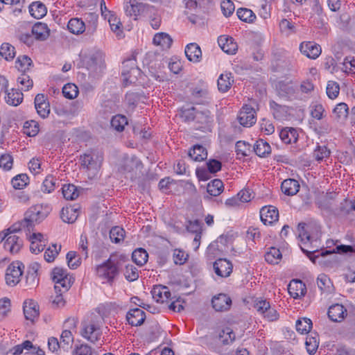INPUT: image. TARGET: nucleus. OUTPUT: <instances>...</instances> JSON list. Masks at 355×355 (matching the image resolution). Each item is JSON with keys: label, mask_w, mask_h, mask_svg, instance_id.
I'll return each instance as SVG.
<instances>
[{"label": "nucleus", "mask_w": 355, "mask_h": 355, "mask_svg": "<svg viewBox=\"0 0 355 355\" xmlns=\"http://www.w3.org/2000/svg\"><path fill=\"white\" fill-rule=\"evenodd\" d=\"M50 30L48 26L42 22L35 24L31 29V33L37 40L44 41L49 36Z\"/></svg>", "instance_id": "obj_24"}, {"label": "nucleus", "mask_w": 355, "mask_h": 355, "mask_svg": "<svg viewBox=\"0 0 355 355\" xmlns=\"http://www.w3.org/2000/svg\"><path fill=\"white\" fill-rule=\"evenodd\" d=\"M215 273L221 277H227L232 272L233 265L226 259H218L213 265Z\"/></svg>", "instance_id": "obj_14"}, {"label": "nucleus", "mask_w": 355, "mask_h": 355, "mask_svg": "<svg viewBox=\"0 0 355 355\" xmlns=\"http://www.w3.org/2000/svg\"><path fill=\"white\" fill-rule=\"evenodd\" d=\"M127 257L123 254H112L110 258L96 268L97 275L104 282L112 285L119 275L120 269Z\"/></svg>", "instance_id": "obj_1"}, {"label": "nucleus", "mask_w": 355, "mask_h": 355, "mask_svg": "<svg viewBox=\"0 0 355 355\" xmlns=\"http://www.w3.org/2000/svg\"><path fill=\"white\" fill-rule=\"evenodd\" d=\"M218 43L221 49L227 54H235L238 50V45L232 37L221 35L218 39Z\"/></svg>", "instance_id": "obj_21"}, {"label": "nucleus", "mask_w": 355, "mask_h": 355, "mask_svg": "<svg viewBox=\"0 0 355 355\" xmlns=\"http://www.w3.org/2000/svg\"><path fill=\"white\" fill-rule=\"evenodd\" d=\"M16 52L15 47L9 43H3L0 47V55L6 60L10 61L14 59Z\"/></svg>", "instance_id": "obj_45"}, {"label": "nucleus", "mask_w": 355, "mask_h": 355, "mask_svg": "<svg viewBox=\"0 0 355 355\" xmlns=\"http://www.w3.org/2000/svg\"><path fill=\"white\" fill-rule=\"evenodd\" d=\"M211 304L216 311H226L231 307L232 300L227 294L220 293L212 297Z\"/></svg>", "instance_id": "obj_15"}, {"label": "nucleus", "mask_w": 355, "mask_h": 355, "mask_svg": "<svg viewBox=\"0 0 355 355\" xmlns=\"http://www.w3.org/2000/svg\"><path fill=\"white\" fill-rule=\"evenodd\" d=\"M329 318L335 322H340L347 315V309L340 304H335L331 305L328 310Z\"/></svg>", "instance_id": "obj_17"}, {"label": "nucleus", "mask_w": 355, "mask_h": 355, "mask_svg": "<svg viewBox=\"0 0 355 355\" xmlns=\"http://www.w3.org/2000/svg\"><path fill=\"white\" fill-rule=\"evenodd\" d=\"M313 326L312 321L307 318H300L296 321L295 327L297 331L302 334H308Z\"/></svg>", "instance_id": "obj_43"}, {"label": "nucleus", "mask_w": 355, "mask_h": 355, "mask_svg": "<svg viewBox=\"0 0 355 355\" xmlns=\"http://www.w3.org/2000/svg\"><path fill=\"white\" fill-rule=\"evenodd\" d=\"M195 121L198 123V129H209L214 121V116L208 109L198 110L196 112Z\"/></svg>", "instance_id": "obj_13"}, {"label": "nucleus", "mask_w": 355, "mask_h": 355, "mask_svg": "<svg viewBox=\"0 0 355 355\" xmlns=\"http://www.w3.org/2000/svg\"><path fill=\"white\" fill-rule=\"evenodd\" d=\"M260 217L265 225H270L278 220L279 211L275 207L265 206L260 210Z\"/></svg>", "instance_id": "obj_18"}, {"label": "nucleus", "mask_w": 355, "mask_h": 355, "mask_svg": "<svg viewBox=\"0 0 355 355\" xmlns=\"http://www.w3.org/2000/svg\"><path fill=\"white\" fill-rule=\"evenodd\" d=\"M125 278L129 282H134L137 280L139 277L138 269L132 264H127L124 272Z\"/></svg>", "instance_id": "obj_54"}, {"label": "nucleus", "mask_w": 355, "mask_h": 355, "mask_svg": "<svg viewBox=\"0 0 355 355\" xmlns=\"http://www.w3.org/2000/svg\"><path fill=\"white\" fill-rule=\"evenodd\" d=\"M84 18L87 23V33L93 34L96 30L98 15L96 12H86L84 15Z\"/></svg>", "instance_id": "obj_37"}, {"label": "nucleus", "mask_w": 355, "mask_h": 355, "mask_svg": "<svg viewBox=\"0 0 355 355\" xmlns=\"http://www.w3.org/2000/svg\"><path fill=\"white\" fill-rule=\"evenodd\" d=\"M309 109L311 116L317 120H322L326 116L325 110L320 103H313Z\"/></svg>", "instance_id": "obj_46"}, {"label": "nucleus", "mask_w": 355, "mask_h": 355, "mask_svg": "<svg viewBox=\"0 0 355 355\" xmlns=\"http://www.w3.org/2000/svg\"><path fill=\"white\" fill-rule=\"evenodd\" d=\"M32 64L33 62L31 59L27 55L19 57L16 62L17 67L19 71L22 72H26L27 70H28Z\"/></svg>", "instance_id": "obj_60"}, {"label": "nucleus", "mask_w": 355, "mask_h": 355, "mask_svg": "<svg viewBox=\"0 0 355 355\" xmlns=\"http://www.w3.org/2000/svg\"><path fill=\"white\" fill-rule=\"evenodd\" d=\"M125 10L128 16H133L135 19L140 15H147L154 10V7L143 3H137L136 0H125Z\"/></svg>", "instance_id": "obj_7"}, {"label": "nucleus", "mask_w": 355, "mask_h": 355, "mask_svg": "<svg viewBox=\"0 0 355 355\" xmlns=\"http://www.w3.org/2000/svg\"><path fill=\"white\" fill-rule=\"evenodd\" d=\"M23 128L24 132L29 137H34L39 132V125L35 121L25 122Z\"/></svg>", "instance_id": "obj_56"}, {"label": "nucleus", "mask_w": 355, "mask_h": 355, "mask_svg": "<svg viewBox=\"0 0 355 355\" xmlns=\"http://www.w3.org/2000/svg\"><path fill=\"white\" fill-rule=\"evenodd\" d=\"M29 12L35 19H41L46 15V6L40 1L33 2L29 6Z\"/></svg>", "instance_id": "obj_32"}, {"label": "nucleus", "mask_w": 355, "mask_h": 355, "mask_svg": "<svg viewBox=\"0 0 355 355\" xmlns=\"http://www.w3.org/2000/svg\"><path fill=\"white\" fill-rule=\"evenodd\" d=\"M5 99L8 104L17 106L22 102L23 94L18 90L12 89L10 91L7 92Z\"/></svg>", "instance_id": "obj_38"}, {"label": "nucleus", "mask_w": 355, "mask_h": 355, "mask_svg": "<svg viewBox=\"0 0 355 355\" xmlns=\"http://www.w3.org/2000/svg\"><path fill=\"white\" fill-rule=\"evenodd\" d=\"M81 335L87 340L94 343L100 340L102 331L97 322L92 320L82 323Z\"/></svg>", "instance_id": "obj_8"}, {"label": "nucleus", "mask_w": 355, "mask_h": 355, "mask_svg": "<svg viewBox=\"0 0 355 355\" xmlns=\"http://www.w3.org/2000/svg\"><path fill=\"white\" fill-rule=\"evenodd\" d=\"M69 31L75 35H80L87 31L85 22L78 18L71 19L67 24Z\"/></svg>", "instance_id": "obj_29"}, {"label": "nucleus", "mask_w": 355, "mask_h": 355, "mask_svg": "<svg viewBox=\"0 0 355 355\" xmlns=\"http://www.w3.org/2000/svg\"><path fill=\"white\" fill-rule=\"evenodd\" d=\"M202 223L199 220H189L186 224V229L188 232L193 234L202 233Z\"/></svg>", "instance_id": "obj_64"}, {"label": "nucleus", "mask_w": 355, "mask_h": 355, "mask_svg": "<svg viewBox=\"0 0 355 355\" xmlns=\"http://www.w3.org/2000/svg\"><path fill=\"white\" fill-rule=\"evenodd\" d=\"M151 294L153 299L159 303L167 302L173 299L171 297V294L168 288L165 286H155L151 291Z\"/></svg>", "instance_id": "obj_19"}, {"label": "nucleus", "mask_w": 355, "mask_h": 355, "mask_svg": "<svg viewBox=\"0 0 355 355\" xmlns=\"http://www.w3.org/2000/svg\"><path fill=\"white\" fill-rule=\"evenodd\" d=\"M17 230L18 229L14 227H11L7 230V232H8V236L6 238L3 247L6 250L9 251L11 254H16L19 252L22 246V241L19 237L12 234Z\"/></svg>", "instance_id": "obj_11"}, {"label": "nucleus", "mask_w": 355, "mask_h": 355, "mask_svg": "<svg viewBox=\"0 0 355 355\" xmlns=\"http://www.w3.org/2000/svg\"><path fill=\"white\" fill-rule=\"evenodd\" d=\"M189 156L194 161L201 162L207 159V152L201 145H195L189 152Z\"/></svg>", "instance_id": "obj_34"}, {"label": "nucleus", "mask_w": 355, "mask_h": 355, "mask_svg": "<svg viewBox=\"0 0 355 355\" xmlns=\"http://www.w3.org/2000/svg\"><path fill=\"white\" fill-rule=\"evenodd\" d=\"M185 55L189 61L198 62L202 58V51L197 44L191 43L187 44L185 48Z\"/></svg>", "instance_id": "obj_25"}, {"label": "nucleus", "mask_w": 355, "mask_h": 355, "mask_svg": "<svg viewBox=\"0 0 355 355\" xmlns=\"http://www.w3.org/2000/svg\"><path fill=\"white\" fill-rule=\"evenodd\" d=\"M146 319V313L139 308L130 309L126 314V320L131 326H140Z\"/></svg>", "instance_id": "obj_20"}, {"label": "nucleus", "mask_w": 355, "mask_h": 355, "mask_svg": "<svg viewBox=\"0 0 355 355\" xmlns=\"http://www.w3.org/2000/svg\"><path fill=\"white\" fill-rule=\"evenodd\" d=\"M56 181L57 179L54 176L51 175L46 176L43 181L42 191L47 193L52 192L55 188Z\"/></svg>", "instance_id": "obj_55"}, {"label": "nucleus", "mask_w": 355, "mask_h": 355, "mask_svg": "<svg viewBox=\"0 0 355 355\" xmlns=\"http://www.w3.org/2000/svg\"><path fill=\"white\" fill-rule=\"evenodd\" d=\"M51 278L55 284V293L68 291L73 282V278L67 273V270L58 267L52 270Z\"/></svg>", "instance_id": "obj_4"}, {"label": "nucleus", "mask_w": 355, "mask_h": 355, "mask_svg": "<svg viewBox=\"0 0 355 355\" xmlns=\"http://www.w3.org/2000/svg\"><path fill=\"white\" fill-rule=\"evenodd\" d=\"M270 306V302L262 298H257L254 300V309L259 314L262 315L268 310V309H269Z\"/></svg>", "instance_id": "obj_62"}, {"label": "nucleus", "mask_w": 355, "mask_h": 355, "mask_svg": "<svg viewBox=\"0 0 355 355\" xmlns=\"http://www.w3.org/2000/svg\"><path fill=\"white\" fill-rule=\"evenodd\" d=\"M234 83L233 76L231 73H222L218 79V87L220 92H226L232 87Z\"/></svg>", "instance_id": "obj_31"}, {"label": "nucleus", "mask_w": 355, "mask_h": 355, "mask_svg": "<svg viewBox=\"0 0 355 355\" xmlns=\"http://www.w3.org/2000/svg\"><path fill=\"white\" fill-rule=\"evenodd\" d=\"M62 191L66 200H73L76 199L79 196L77 187L71 184H64L62 188Z\"/></svg>", "instance_id": "obj_44"}, {"label": "nucleus", "mask_w": 355, "mask_h": 355, "mask_svg": "<svg viewBox=\"0 0 355 355\" xmlns=\"http://www.w3.org/2000/svg\"><path fill=\"white\" fill-rule=\"evenodd\" d=\"M29 178L26 174H19L14 177L11 183L15 189H22L28 183Z\"/></svg>", "instance_id": "obj_50"}, {"label": "nucleus", "mask_w": 355, "mask_h": 355, "mask_svg": "<svg viewBox=\"0 0 355 355\" xmlns=\"http://www.w3.org/2000/svg\"><path fill=\"white\" fill-rule=\"evenodd\" d=\"M254 151L260 157H266L271 153L270 144L263 139H259L254 145Z\"/></svg>", "instance_id": "obj_30"}, {"label": "nucleus", "mask_w": 355, "mask_h": 355, "mask_svg": "<svg viewBox=\"0 0 355 355\" xmlns=\"http://www.w3.org/2000/svg\"><path fill=\"white\" fill-rule=\"evenodd\" d=\"M317 285L322 292L331 293L332 283L325 274H320L317 278Z\"/></svg>", "instance_id": "obj_42"}, {"label": "nucleus", "mask_w": 355, "mask_h": 355, "mask_svg": "<svg viewBox=\"0 0 355 355\" xmlns=\"http://www.w3.org/2000/svg\"><path fill=\"white\" fill-rule=\"evenodd\" d=\"M305 345L308 353L310 354H314L318 348L319 342L316 337L308 336L306 338Z\"/></svg>", "instance_id": "obj_63"}, {"label": "nucleus", "mask_w": 355, "mask_h": 355, "mask_svg": "<svg viewBox=\"0 0 355 355\" xmlns=\"http://www.w3.org/2000/svg\"><path fill=\"white\" fill-rule=\"evenodd\" d=\"M61 250V245H58L56 244H52L49 246L44 252V259L47 262H52L54 261L55 258L58 254L59 252Z\"/></svg>", "instance_id": "obj_52"}, {"label": "nucleus", "mask_w": 355, "mask_h": 355, "mask_svg": "<svg viewBox=\"0 0 355 355\" xmlns=\"http://www.w3.org/2000/svg\"><path fill=\"white\" fill-rule=\"evenodd\" d=\"M128 125L127 118L121 114H117L112 118L111 126L118 132H122Z\"/></svg>", "instance_id": "obj_47"}, {"label": "nucleus", "mask_w": 355, "mask_h": 355, "mask_svg": "<svg viewBox=\"0 0 355 355\" xmlns=\"http://www.w3.org/2000/svg\"><path fill=\"white\" fill-rule=\"evenodd\" d=\"M78 212L79 208L75 207H63L61 210L60 218L64 223H73L77 220Z\"/></svg>", "instance_id": "obj_26"}, {"label": "nucleus", "mask_w": 355, "mask_h": 355, "mask_svg": "<svg viewBox=\"0 0 355 355\" xmlns=\"http://www.w3.org/2000/svg\"><path fill=\"white\" fill-rule=\"evenodd\" d=\"M299 182L294 179H286L282 182L281 189L287 196H294L300 190Z\"/></svg>", "instance_id": "obj_27"}, {"label": "nucleus", "mask_w": 355, "mask_h": 355, "mask_svg": "<svg viewBox=\"0 0 355 355\" xmlns=\"http://www.w3.org/2000/svg\"><path fill=\"white\" fill-rule=\"evenodd\" d=\"M282 258V253L276 248H270L265 254V260L271 264H276Z\"/></svg>", "instance_id": "obj_49"}, {"label": "nucleus", "mask_w": 355, "mask_h": 355, "mask_svg": "<svg viewBox=\"0 0 355 355\" xmlns=\"http://www.w3.org/2000/svg\"><path fill=\"white\" fill-rule=\"evenodd\" d=\"M192 99L196 104H207L209 103L207 89L196 87L192 90Z\"/></svg>", "instance_id": "obj_35"}, {"label": "nucleus", "mask_w": 355, "mask_h": 355, "mask_svg": "<svg viewBox=\"0 0 355 355\" xmlns=\"http://www.w3.org/2000/svg\"><path fill=\"white\" fill-rule=\"evenodd\" d=\"M333 113L338 119L345 120L349 114L348 105L345 103H340L335 107Z\"/></svg>", "instance_id": "obj_51"}, {"label": "nucleus", "mask_w": 355, "mask_h": 355, "mask_svg": "<svg viewBox=\"0 0 355 355\" xmlns=\"http://www.w3.org/2000/svg\"><path fill=\"white\" fill-rule=\"evenodd\" d=\"M51 211V207L47 205H36L30 207L25 213V217L21 224L24 227H31L35 223H40L45 219Z\"/></svg>", "instance_id": "obj_2"}, {"label": "nucleus", "mask_w": 355, "mask_h": 355, "mask_svg": "<svg viewBox=\"0 0 355 355\" xmlns=\"http://www.w3.org/2000/svg\"><path fill=\"white\" fill-rule=\"evenodd\" d=\"M173 40L169 35L165 33H159L153 37V44L160 46L162 49H168L172 44Z\"/></svg>", "instance_id": "obj_36"}, {"label": "nucleus", "mask_w": 355, "mask_h": 355, "mask_svg": "<svg viewBox=\"0 0 355 355\" xmlns=\"http://www.w3.org/2000/svg\"><path fill=\"white\" fill-rule=\"evenodd\" d=\"M24 268V266L20 261H15L10 263L6 270V284L11 286L17 285L20 281Z\"/></svg>", "instance_id": "obj_10"}, {"label": "nucleus", "mask_w": 355, "mask_h": 355, "mask_svg": "<svg viewBox=\"0 0 355 355\" xmlns=\"http://www.w3.org/2000/svg\"><path fill=\"white\" fill-rule=\"evenodd\" d=\"M279 137L284 144H290L297 141L298 134L295 128L286 127L281 130Z\"/></svg>", "instance_id": "obj_28"}, {"label": "nucleus", "mask_w": 355, "mask_h": 355, "mask_svg": "<svg viewBox=\"0 0 355 355\" xmlns=\"http://www.w3.org/2000/svg\"><path fill=\"white\" fill-rule=\"evenodd\" d=\"M173 257L175 264L182 265L187 261L189 254L182 250L175 249L173 250Z\"/></svg>", "instance_id": "obj_61"}, {"label": "nucleus", "mask_w": 355, "mask_h": 355, "mask_svg": "<svg viewBox=\"0 0 355 355\" xmlns=\"http://www.w3.org/2000/svg\"><path fill=\"white\" fill-rule=\"evenodd\" d=\"M218 338L223 345H230L235 340L236 336L234 331L227 327L219 332Z\"/></svg>", "instance_id": "obj_39"}, {"label": "nucleus", "mask_w": 355, "mask_h": 355, "mask_svg": "<svg viewBox=\"0 0 355 355\" xmlns=\"http://www.w3.org/2000/svg\"><path fill=\"white\" fill-rule=\"evenodd\" d=\"M141 73V71L137 65L135 56H132L123 62L121 76L125 86L135 83Z\"/></svg>", "instance_id": "obj_3"}, {"label": "nucleus", "mask_w": 355, "mask_h": 355, "mask_svg": "<svg viewBox=\"0 0 355 355\" xmlns=\"http://www.w3.org/2000/svg\"><path fill=\"white\" fill-rule=\"evenodd\" d=\"M89 55L86 62L87 68L94 77H98L105 68L104 53L101 51H95Z\"/></svg>", "instance_id": "obj_6"}, {"label": "nucleus", "mask_w": 355, "mask_h": 355, "mask_svg": "<svg viewBox=\"0 0 355 355\" xmlns=\"http://www.w3.org/2000/svg\"><path fill=\"white\" fill-rule=\"evenodd\" d=\"M301 250L302 252L307 255V257L310 259V260L315 263L317 259L320 257H325L328 254H331L333 253H339V254H347L349 252H354L355 250H354L352 245H337L336 248L333 250H325L323 252H319L318 250L313 252H309L308 250H304L302 247H301Z\"/></svg>", "instance_id": "obj_9"}, {"label": "nucleus", "mask_w": 355, "mask_h": 355, "mask_svg": "<svg viewBox=\"0 0 355 355\" xmlns=\"http://www.w3.org/2000/svg\"><path fill=\"white\" fill-rule=\"evenodd\" d=\"M270 107L272 110L275 119L282 120L286 118L288 113V107L286 105H282L274 101H270Z\"/></svg>", "instance_id": "obj_33"}, {"label": "nucleus", "mask_w": 355, "mask_h": 355, "mask_svg": "<svg viewBox=\"0 0 355 355\" xmlns=\"http://www.w3.org/2000/svg\"><path fill=\"white\" fill-rule=\"evenodd\" d=\"M330 153V150L326 146H320L318 144L313 151V157L317 161L320 162L323 159L328 157Z\"/></svg>", "instance_id": "obj_58"}, {"label": "nucleus", "mask_w": 355, "mask_h": 355, "mask_svg": "<svg viewBox=\"0 0 355 355\" xmlns=\"http://www.w3.org/2000/svg\"><path fill=\"white\" fill-rule=\"evenodd\" d=\"M300 51L302 54L311 59H316L322 52L320 46L313 42L301 43Z\"/></svg>", "instance_id": "obj_16"}, {"label": "nucleus", "mask_w": 355, "mask_h": 355, "mask_svg": "<svg viewBox=\"0 0 355 355\" xmlns=\"http://www.w3.org/2000/svg\"><path fill=\"white\" fill-rule=\"evenodd\" d=\"M103 160V154L97 150H90L80 156L81 166L95 175L100 169Z\"/></svg>", "instance_id": "obj_5"}, {"label": "nucleus", "mask_w": 355, "mask_h": 355, "mask_svg": "<svg viewBox=\"0 0 355 355\" xmlns=\"http://www.w3.org/2000/svg\"><path fill=\"white\" fill-rule=\"evenodd\" d=\"M223 183L219 179H215L207 184V193L212 196H219L223 191Z\"/></svg>", "instance_id": "obj_40"}, {"label": "nucleus", "mask_w": 355, "mask_h": 355, "mask_svg": "<svg viewBox=\"0 0 355 355\" xmlns=\"http://www.w3.org/2000/svg\"><path fill=\"white\" fill-rule=\"evenodd\" d=\"M148 257V252L143 248H138L132 254V261L139 266H144L147 262Z\"/></svg>", "instance_id": "obj_41"}, {"label": "nucleus", "mask_w": 355, "mask_h": 355, "mask_svg": "<svg viewBox=\"0 0 355 355\" xmlns=\"http://www.w3.org/2000/svg\"><path fill=\"white\" fill-rule=\"evenodd\" d=\"M125 236V230L119 227L116 226L112 227L110 231V238L112 242L116 243L123 241Z\"/></svg>", "instance_id": "obj_53"}, {"label": "nucleus", "mask_w": 355, "mask_h": 355, "mask_svg": "<svg viewBox=\"0 0 355 355\" xmlns=\"http://www.w3.org/2000/svg\"><path fill=\"white\" fill-rule=\"evenodd\" d=\"M92 347L87 344L76 345L72 351V355H94Z\"/></svg>", "instance_id": "obj_59"}, {"label": "nucleus", "mask_w": 355, "mask_h": 355, "mask_svg": "<svg viewBox=\"0 0 355 355\" xmlns=\"http://www.w3.org/2000/svg\"><path fill=\"white\" fill-rule=\"evenodd\" d=\"M236 15L241 20L248 23H252L256 19L254 13L248 8H239Z\"/></svg>", "instance_id": "obj_48"}, {"label": "nucleus", "mask_w": 355, "mask_h": 355, "mask_svg": "<svg viewBox=\"0 0 355 355\" xmlns=\"http://www.w3.org/2000/svg\"><path fill=\"white\" fill-rule=\"evenodd\" d=\"M63 96L69 99L75 98L78 94V89L74 84H66L62 88Z\"/></svg>", "instance_id": "obj_57"}, {"label": "nucleus", "mask_w": 355, "mask_h": 355, "mask_svg": "<svg viewBox=\"0 0 355 355\" xmlns=\"http://www.w3.org/2000/svg\"><path fill=\"white\" fill-rule=\"evenodd\" d=\"M23 310L26 319L31 320L32 322L39 316V306L33 300H28L24 302Z\"/></svg>", "instance_id": "obj_22"}, {"label": "nucleus", "mask_w": 355, "mask_h": 355, "mask_svg": "<svg viewBox=\"0 0 355 355\" xmlns=\"http://www.w3.org/2000/svg\"><path fill=\"white\" fill-rule=\"evenodd\" d=\"M288 292L293 298L304 296L306 293L305 284L301 280L293 279L288 287Z\"/></svg>", "instance_id": "obj_23"}, {"label": "nucleus", "mask_w": 355, "mask_h": 355, "mask_svg": "<svg viewBox=\"0 0 355 355\" xmlns=\"http://www.w3.org/2000/svg\"><path fill=\"white\" fill-rule=\"evenodd\" d=\"M254 114V110L252 107L245 105L243 106L239 112L238 120L243 126L250 127L256 122Z\"/></svg>", "instance_id": "obj_12"}]
</instances>
